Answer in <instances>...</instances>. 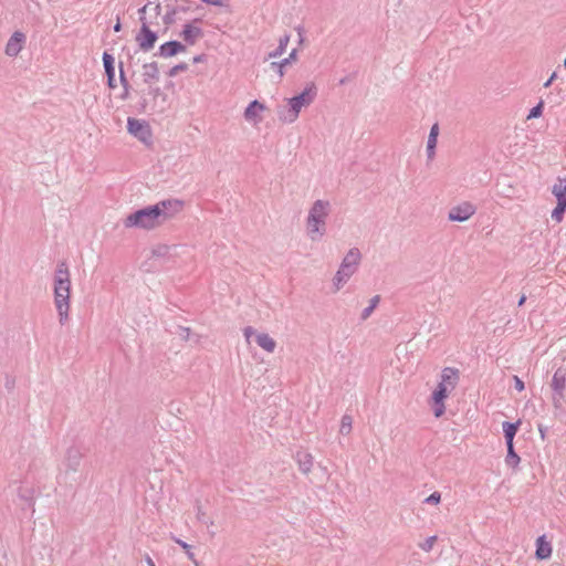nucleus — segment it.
Masks as SVG:
<instances>
[{
  "label": "nucleus",
  "mask_w": 566,
  "mask_h": 566,
  "mask_svg": "<svg viewBox=\"0 0 566 566\" xmlns=\"http://www.w3.org/2000/svg\"><path fill=\"white\" fill-rule=\"evenodd\" d=\"M181 208L182 202L180 200H164L128 214L124 224L126 228L153 229L178 213Z\"/></svg>",
  "instance_id": "nucleus-1"
},
{
  "label": "nucleus",
  "mask_w": 566,
  "mask_h": 566,
  "mask_svg": "<svg viewBox=\"0 0 566 566\" xmlns=\"http://www.w3.org/2000/svg\"><path fill=\"white\" fill-rule=\"evenodd\" d=\"M331 211V202L323 199L315 200L308 209L305 227L306 235L312 242H318L325 237Z\"/></svg>",
  "instance_id": "nucleus-2"
},
{
  "label": "nucleus",
  "mask_w": 566,
  "mask_h": 566,
  "mask_svg": "<svg viewBox=\"0 0 566 566\" xmlns=\"http://www.w3.org/2000/svg\"><path fill=\"white\" fill-rule=\"evenodd\" d=\"M316 96L317 86L314 82L307 83L298 95L286 98V104L277 108V118L285 124L296 122L302 109L308 107Z\"/></svg>",
  "instance_id": "nucleus-3"
},
{
  "label": "nucleus",
  "mask_w": 566,
  "mask_h": 566,
  "mask_svg": "<svg viewBox=\"0 0 566 566\" xmlns=\"http://www.w3.org/2000/svg\"><path fill=\"white\" fill-rule=\"evenodd\" d=\"M148 10H153L157 18L160 14V4L155 3L153 6L151 2H148L138 10L142 25L139 32L135 36V40L143 52H149L155 46L158 39L157 32L150 29L149 22L146 19L145 14Z\"/></svg>",
  "instance_id": "nucleus-4"
},
{
  "label": "nucleus",
  "mask_w": 566,
  "mask_h": 566,
  "mask_svg": "<svg viewBox=\"0 0 566 566\" xmlns=\"http://www.w3.org/2000/svg\"><path fill=\"white\" fill-rule=\"evenodd\" d=\"M361 253L358 248H350L343 258L340 265L333 277L335 291H339L358 270Z\"/></svg>",
  "instance_id": "nucleus-5"
},
{
  "label": "nucleus",
  "mask_w": 566,
  "mask_h": 566,
  "mask_svg": "<svg viewBox=\"0 0 566 566\" xmlns=\"http://www.w3.org/2000/svg\"><path fill=\"white\" fill-rule=\"evenodd\" d=\"M71 279L70 271L64 261L59 262L54 273V303L70 304Z\"/></svg>",
  "instance_id": "nucleus-6"
},
{
  "label": "nucleus",
  "mask_w": 566,
  "mask_h": 566,
  "mask_svg": "<svg viewBox=\"0 0 566 566\" xmlns=\"http://www.w3.org/2000/svg\"><path fill=\"white\" fill-rule=\"evenodd\" d=\"M127 130L145 145H149L151 143V129L147 122L129 117L127 119Z\"/></svg>",
  "instance_id": "nucleus-7"
},
{
  "label": "nucleus",
  "mask_w": 566,
  "mask_h": 566,
  "mask_svg": "<svg viewBox=\"0 0 566 566\" xmlns=\"http://www.w3.org/2000/svg\"><path fill=\"white\" fill-rule=\"evenodd\" d=\"M475 211L476 209L471 202L464 201L450 209L448 219L450 221L463 222L470 219L475 213Z\"/></svg>",
  "instance_id": "nucleus-8"
},
{
  "label": "nucleus",
  "mask_w": 566,
  "mask_h": 566,
  "mask_svg": "<svg viewBox=\"0 0 566 566\" xmlns=\"http://www.w3.org/2000/svg\"><path fill=\"white\" fill-rule=\"evenodd\" d=\"M265 108L263 103L256 99L252 101L244 109V119L253 125L260 124L263 120L262 113Z\"/></svg>",
  "instance_id": "nucleus-9"
},
{
  "label": "nucleus",
  "mask_w": 566,
  "mask_h": 566,
  "mask_svg": "<svg viewBox=\"0 0 566 566\" xmlns=\"http://www.w3.org/2000/svg\"><path fill=\"white\" fill-rule=\"evenodd\" d=\"M25 42L24 33L15 31L7 42L6 54L8 56H17L23 49Z\"/></svg>",
  "instance_id": "nucleus-10"
},
{
  "label": "nucleus",
  "mask_w": 566,
  "mask_h": 566,
  "mask_svg": "<svg viewBox=\"0 0 566 566\" xmlns=\"http://www.w3.org/2000/svg\"><path fill=\"white\" fill-rule=\"evenodd\" d=\"M551 386L555 392L554 402L556 405L563 397V391L566 387V373L562 369H557L553 376Z\"/></svg>",
  "instance_id": "nucleus-11"
},
{
  "label": "nucleus",
  "mask_w": 566,
  "mask_h": 566,
  "mask_svg": "<svg viewBox=\"0 0 566 566\" xmlns=\"http://www.w3.org/2000/svg\"><path fill=\"white\" fill-rule=\"evenodd\" d=\"M460 379V373L457 368L446 367L440 375V381L443 382L452 391L455 389Z\"/></svg>",
  "instance_id": "nucleus-12"
},
{
  "label": "nucleus",
  "mask_w": 566,
  "mask_h": 566,
  "mask_svg": "<svg viewBox=\"0 0 566 566\" xmlns=\"http://www.w3.org/2000/svg\"><path fill=\"white\" fill-rule=\"evenodd\" d=\"M296 61H297V49H293L290 52L287 57L281 60L280 62H272L270 64V69L272 71H274L279 75L280 78H282L285 74V67Z\"/></svg>",
  "instance_id": "nucleus-13"
},
{
  "label": "nucleus",
  "mask_w": 566,
  "mask_h": 566,
  "mask_svg": "<svg viewBox=\"0 0 566 566\" xmlns=\"http://www.w3.org/2000/svg\"><path fill=\"white\" fill-rule=\"evenodd\" d=\"M186 46L178 41H169L160 45L158 54L163 57H170L184 52Z\"/></svg>",
  "instance_id": "nucleus-14"
},
{
  "label": "nucleus",
  "mask_w": 566,
  "mask_h": 566,
  "mask_svg": "<svg viewBox=\"0 0 566 566\" xmlns=\"http://www.w3.org/2000/svg\"><path fill=\"white\" fill-rule=\"evenodd\" d=\"M181 36L187 43L195 44L202 36V30L193 24H186Z\"/></svg>",
  "instance_id": "nucleus-15"
},
{
  "label": "nucleus",
  "mask_w": 566,
  "mask_h": 566,
  "mask_svg": "<svg viewBox=\"0 0 566 566\" xmlns=\"http://www.w3.org/2000/svg\"><path fill=\"white\" fill-rule=\"evenodd\" d=\"M300 470L307 474L311 472L313 467V457L306 451H298L295 455Z\"/></svg>",
  "instance_id": "nucleus-16"
},
{
  "label": "nucleus",
  "mask_w": 566,
  "mask_h": 566,
  "mask_svg": "<svg viewBox=\"0 0 566 566\" xmlns=\"http://www.w3.org/2000/svg\"><path fill=\"white\" fill-rule=\"evenodd\" d=\"M258 346L268 353H273L276 347V342L266 333H259L255 335Z\"/></svg>",
  "instance_id": "nucleus-17"
},
{
  "label": "nucleus",
  "mask_w": 566,
  "mask_h": 566,
  "mask_svg": "<svg viewBox=\"0 0 566 566\" xmlns=\"http://www.w3.org/2000/svg\"><path fill=\"white\" fill-rule=\"evenodd\" d=\"M143 77L145 83L157 81L159 78V69L156 62L146 63L143 65Z\"/></svg>",
  "instance_id": "nucleus-18"
},
{
  "label": "nucleus",
  "mask_w": 566,
  "mask_h": 566,
  "mask_svg": "<svg viewBox=\"0 0 566 566\" xmlns=\"http://www.w3.org/2000/svg\"><path fill=\"white\" fill-rule=\"evenodd\" d=\"M536 557L538 559H548L552 555V546L545 541L544 536H541L536 541Z\"/></svg>",
  "instance_id": "nucleus-19"
},
{
  "label": "nucleus",
  "mask_w": 566,
  "mask_h": 566,
  "mask_svg": "<svg viewBox=\"0 0 566 566\" xmlns=\"http://www.w3.org/2000/svg\"><path fill=\"white\" fill-rule=\"evenodd\" d=\"M520 426H521L520 420L516 422H507V421L503 422L502 427H503V432H504L506 444L513 443L514 437H515Z\"/></svg>",
  "instance_id": "nucleus-20"
},
{
  "label": "nucleus",
  "mask_w": 566,
  "mask_h": 566,
  "mask_svg": "<svg viewBox=\"0 0 566 566\" xmlns=\"http://www.w3.org/2000/svg\"><path fill=\"white\" fill-rule=\"evenodd\" d=\"M290 40H291L290 34L285 33L284 35H282L279 39L277 48L275 50L271 51L268 54L265 60L275 59V57L281 56L286 51V48H287V45L290 43Z\"/></svg>",
  "instance_id": "nucleus-21"
},
{
  "label": "nucleus",
  "mask_w": 566,
  "mask_h": 566,
  "mask_svg": "<svg viewBox=\"0 0 566 566\" xmlns=\"http://www.w3.org/2000/svg\"><path fill=\"white\" fill-rule=\"evenodd\" d=\"M552 192L558 202L565 201L566 203V178H558L553 186Z\"/></svg>",
  "instance_id": "nucleus-22"
},
{
  "label": "nucleus",
  "mask_w": 566,
  "mask_h": 566,
  "mask_svg": "<svg viewBox=\"0 0 566 566\" xmlns=\"http://www.w3.org/2000/svg\"><path fill=\"white\" fill-rule=\"evenodd\" d=\"M452 390L449 389L443 382L439 381L436 390L432 392L433 402H441L448 397Z\"/></svg>",
  "instance_id": "nucleus-23"
},
{
  "label": "nucleus",
  "mask_w": 566,
  "mask_h": 566,
  "mask_svg": "<svg viewBox=\"0 0 566 566\" xmlns=\"http://www.w3.org/2000/svg\"><path fill=\"white\" fill-rule=\"evenodd\" d=\"M81 458H82V454L78 449L70 448L67 450V465L72 470L75 471L77 469V467L80 465Z\"/></svg>",
  "instance_id": "nucleus-24"
},
{
  "label": "nucleus",
  "mask_w": 566,
  "mask_h": 566,
  "mask_svg": "<svg viewBox=\"0 0 566 566\" xmlns=\"http://www.w3.org/2000/svg\"><path fill=\"white\" fill-rule=\"evenodd\" d=\"M506 447H507V454H506V458H505V463L509 467L515 468L520 463L521 459L516 454V452L514 451V444L513 443L506 444Z\"/></svg>",
  "instance_id": "nucleus-25"
},
{
  "label": "nucleus",
  "mask_w": 566,
  "mask_h": 566,
  "mask_svg": "<svg viewBox=\"0 0 566 566\" xmlns=\"http://www.w3.org/2000/svg\"><path fill=\"white\" fill-rule=\"evenodd\" d=\"M379 302H380V296L379 295H375L374 297H371L370 301H369V306H367L366 308L363 310L360 318L363 321H366L371 315L374 310L377 307Z\"/></svg>",
  "instance_id": "nucleus-26"
},
{
  "label": "nucleus",
  "mask_w": 566,
  "mask_h": 566,
  "mask_svg": "<svg viewBox=\"0 0 566 566\" xmlns=\"http://www.w3.org/2000/svg\"><path fill=\"white\" fill-rule=\"evenodd\" d=\"M565 211H566V203H565V201H563V202H558V201H557V206H556V207H555V209L552 211L551 217H552V219H553L555 222L559 223V222H562V221H563V218H564V213H565Z\"/></svg>",
  "instance_id": "nucleus-27"
},
{
  "label": "nucleus",
  "mask_w": 566,
  "mask_h": 566,
  "mask_svg": "<svg viewBox=\"0 0 566 566\" xmlns=\"http://www.w3.org/2000/svg\"><path fill=\"white\" fill-rule=\"evenodd\" d=\"M174 541L185 551L187 557L196 565L198 566V562L195 557V554L192 552V547L191 545L187 544L186 542H184L182 539L180 538H176L174 537Z\"/></svg>",
  "instance_id": "nucleus-28"
},
{
  "label": "nucleus",
  "mask_w": 566,
  "mask_h": 566,
  "mask_svg": "<svg viewBox=\"0 0 566 566\" xmlns=\"http://www.w3.org/2000/svg\"><path fill=\"white\" fill-rule=\"evenodd\" d=\"M353 418L348 415H344L340 421L339 432L340 434L347 436L352 431Z\"/></svg>",
  "instance_id": "nucleus-29"
},
{
  "label": "nucleus",
  "mask_w": 566,
  "mask_h": 566,
  "mask_svg": "<svg viewBox=\"0 0 566 566\" xmlns=\"http://www.w3.org/2000/svg\"><path fill=\"white\" fill-rule=\"evenodd\" d=\"M55 307L59 314L60 323L64 324L69 319L70 304H57Z\"/></svg>",
  "instance_id": "nucleus-30"
},
{
  "label": "nucleus",
  "mask_w": 566,
  "mask_h": 566,
  "mask_svg": "<svg viewBox=\"0 0 566 566\" xmlns=\"http://www.w3.org/2000/svg\"><path fill=\"white\" fill-rule=\"evenodd\" d=\"M103 63L106 74L115 73L114 69V57L108 54L107 52H104L103 54Z\"/></svg>",
  "instance_id": "nucleus-31"
},
{
  "label": "nucleus",
  "mask_w": 566,
  "mask_h": 566,
  "mask_svg": "<svg viewBox=\"0 0 566 566\" xmlns=\"http://www.w3.org/2000/svg\"><path fill=\"white\" fill-rule=\"evenodd\" d=\"M201 1L207 4H210V6L221 7L228 13L232 12L231 7H230V0H201Z\"/></svg>",
  "instance_id": "nucleus-32"
},
{
  "label": "nucleus",
  "mask_w": 566,
  "mask_h": 566,
  "mask_svg": "<svg viewBox=\"0 0 566 566\" xmlns=\"http://www.w3.org/2000/svg\"><path fill=\"white\" fill-rule=\"evenodd\" d=\"M438 136H439V125L438 124H433L431 126V128H430V133H429V136H428L427 144L428 145L437 146Z\"/></svg>",
  "instance_id": "nucleus-33"
},
{
  "label": "nucleus",
  "mask_w": 566,
  "mask_h": 566,
  "mask_svg": "<svg viewBox=\"0 0 566 566\" xmlns=\"http://www.w3.org/2000/svg\"><path fill=\"white\" fill-rule=\"evenodd\" d=\"M437 539L438 537L436 535L430 536L424 542L420 543L419 547L424 552H430L433 548Z\"/></svg>",
  "instance_id": "nucleus-34"
},
{
  "label": "nucleus",
  "mask_w": 566,
  "mask_h": 566,
  "mask_svg": "<svg viewBox=\"0 0 566 566\" xmlns=\"http://www.w3.org/2000/svg\"><path fill=\"white\" fill-rule=\"evenodd\" d=\"M187 70H188V65L186 63H180V64H177L174 67H171L168 72V75L170 77H174V76L178 75L180 72H185Z\"/></svg>",
  "instance_id": "nucleus-35"
},
{
  "label": "nucleus",
  "mask_w": 566,
  "mask_h": 566,
  "mask_svg": "<svg viewBox=\"0 0 566 566\" xmlns=\"http://www.w3.org/2000/svg\"><path fill=\"white\" fill-rule=\"evenodd\" d=\"M423 502L430 505H438L441 502V494L436 491L426 497Z\"/></svg>",
  "instance_id": "nucleus-36"
},
{
  "label": "nucleus",
  "mask_w": 566,
  "mask_h": 566,
  "mask_svg": "<svg viewBox=\"0 0 566 566\" xmlns=\"http://www.w3.org/2000/svg\"><path fill=\"white\" fill-rule=\"evenodd\" d=\"M168 252H169L168 245H158L153 249V255L159 256V258L166 256L168 254Z\"/></svg>",
  "instance_id": "nucleus-37"
},
{
  "label": "nucleus",
  "mask_w": 566,
  "mask_h": 566,
  "mask_svg": "<svg viewBox=\"0 0 566 566\" xmlns=\"http://www.w3.org/2000/svg\"><path fill=\"white\" fill-rule=\"evenodd\" d=\"M542 111H543V102H539L536 106H534L527 118H536V117H539L542 115Z\"/></svg>",
  "instance_id": "nucleus-38"
},
{
  "label": "nucleus",
  "mask_w": 566,
  "mask_h": 566,
  "mask_svg": "<svg viewBox=\"0 0 566 566\" xmlns=\"http://www.w3.org/2000/svg\"><path fill=\"white\" fill-rule=\"evenodd\" d=\"M433 403H434L433 413L437 418H439L444 413V410H446L444 401L433 402Z\"/></svg>",
  "instance_id": "nucleus-39"
},
{
  "label": "nucleus",
  "mask_w": 566,
  "mask_h": 566,
  "mask_svg": "<svg viewBox=\"0 0 566 566\" xmlns=\"http://www.w3.org/2000/svg\"><path fill=\"white\" fill-rule=\"evenodd\" d=\"M256 334H258L256 331L251 326H248L243 329V335L248 343H250L251 337L255 336Z\"/></svg>",
  "instance_id": "nucleus-40"
},
{
  "label": "nucleus",
  "mask_w": 566,
  "mask_h": 566,
  "mask_svg": "<svg viewBox=\"0 0 566 566\" xmlns=\"http://www.w3.org/2000/svg\"><path fill=\"white\" fill-rule=\"evenodd\" d=\"M436 147L434 145H428L427 144V149H426V153H427V158L429 161L433 160L434 156H436Z\"/></svg>",
  "instance_id": "nucleus-41"
},
{
  "label": "nucleus",
  "mask_w": 566,
  "mask_h": 566,
  "mask_svg": "<svg viewBox=\"0 0 566 566\" xmlns=\"http://www.w3.org/2000/svg\"><path fill=\"white\" fill-rule=\"evenodd\" d=\"M513 380H514V387H515V389H516L517 391H523V390H524V388H525L523 380H522L520 377H517V376H514V377H513Z\"/></svg>",
  "instance_id": "nucleus-42"
},
{
  "label": "nucleus",
  "mask_w": 566,
  "mask_h": 566,
  "mask_svg": "<svg viewBox=\"0 0 566 566\" xmlns=\"http://www.w3.org/2000/svg\"><path fill=\"white\" fill-rule=\"evenodd\" d=\"M197 517H198L199 521H201L205 524H212V521L207 518L205 512L200 507H198Z\"/></svg>",
  "instance_id": "nucleus-43"
},
{
  "label": "nucleus",
  "mask_w": 566,
  "mask_h": 566,
  "mask_svg": "<svg viewBox=\"0 0 566 566\" xmlns=\"http://www.w3.org/2000/svg\"><path fill=\"white\" fill-rule=\"evenodd\" d=\"M294 29L298 34V44L302 45L304 43V28L302 25H296Z\"/></svg>",
  "instance_id": "nucleus-44"
},
{
  "label": "nucleus",
  "mask_w": 566,
  "mask_h": 566,
  "mask_svg": "<svg viewBox=\"0 0 566 566\" xmlns=\"http://www.w3.org/2000/svg\"><path fill=\"white\" fill-rule=\"evenodd\" d=\"M180 329V336L184 338V339H188L189 338V335H190V329L188 327H179Z\"/></svg>",
  "instance_id": "nucleus-45"
},
{
  "label": "nucleus",
  "mask_w": 566,
  "mask_h": 566,
  "mask_svg": "<svg viewBox=\"0 0 566 566\" xmlns=\"http://www.w3.org/2000/svg\"><path fill=\"white\" fill-rule=\"evenodd\" d=\"M109 87H115V73L106 74Z\"/></svg>",
  "instance_id": "nucleus-46"
},
{
  "label": "nucleus",
  "mask_w": 566,
  "mask_h": 566,
  "mask_svg": "<svg viewBox=\"0 0 566 566\" xmlns=\"http://www.w3.org/2000/svg\"><path fill=\"white\" fill-rule=\"evenodd\" d=\"M556 73L554 72L551 77L544 83V87H549L553 81L556 78Z\"/></svg>",
  "instance_id": "nucleus-47"
},
{
  "label": "nucleus",
  "mask_w": 566,
  "mask_h": 566,
  "mask_svg": "<svg viewBox=\"0 0 566 566\" xmlns=\"http://www.w3.org/2000/svg\"><path fill=\"white\" fill-rule=\"evenodd\" d=\"M120 82H122L123 86L125 87V90H127L128 83H127V80H126V77L124 75L123 70H120Z\"/></svg>",
  "instance_id": "nucleus-48"
},
{
  "label": "nucleus",
  "mask_w": 566,
  "mask_h": 566,
  "mask_svg": "<svg viewBox=\"0 0 566 566\" xmlns=\"http://www.w3.org/2000/svg\"><path fill=\"white\" fill-rule=\"evenodd\" d=\"M120 29H122V24H120L119 19H117V22H116V24L114 25V31H115V32H119V31H120Z\"/></svg>",
  "instance_id": "nucleus-49"
},
{
  "label": "nucleus",
  "mask_w": 566,
  "mask_h": 566,
  "mask_svg": "<svg viewBox=\"0 0 566 566\" xmlns=\"http://www.w3.org/2000/svg\"><path fill=\"white\" fill-rule=\"evenodd\" d=\"M526 301V296L525 295H522L521 298L518 300V306H522Z\"/></svg>",
  "instance_id": "nucleus-50"
},
{
  "label": "nucleus",
  "mask_w": 566,
  "mask_h": 566,
  "mask_svg": "<svg viewBox=\"0 0 566 566\" xmlns=\"http://www.w3.org/2000/svg\"><path fill=\"white\" fill-rule=\"evenodd\" d=\"M148 566H156L154 560L150 557H147L146 559Z\"/></svg>",
  "instance_id": "nucleus-51"
},
{
  "label": "nucleus",
  "mask_w": 566,
  "mask_h": 566,
  "mask_svg": "<svg viewBox=\"0 0 566 566\" xmlns=\"http://www.w3.org/2000/svg\"><path fill=\"white\" fill-rule=\"evenodd\" d=\"M201 60H202V56H201V55H198V56H195V57H193V62H195V63H198V62H200Z\"/></svg>",
  "instance_id": "nucleus-52"
},
{
  "label": "nucleus",
  "mask_w": 566,
  "mask_h": 566,
  "mask_svg": "<svg viewBox=\"0 0 566 566\" xmlns=\"http://www.w3.org/2000/svg\"><path fill=\"white\" fill-rule=\"evenodd\" d=\"M564 66L566 67V59L564 60Z\"/></svg>",
  "instance_id": "nucleus-53"
}]
</instances>
